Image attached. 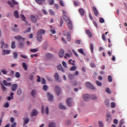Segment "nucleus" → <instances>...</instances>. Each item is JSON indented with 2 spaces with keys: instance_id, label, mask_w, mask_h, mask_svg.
<instances>
[{
  "instance_id": "obj_64",
  "label": "nucleus",
  "mask_w": 127,
  "mask_h": 127,
  "mask_svg": "<svg viewBox=\"0 0 127 127\" xmlns=\"http://www.w3.org/2000/svg\"><path fill=\"white\" fill-rule=\"evenodd\" d=\"M33 78H34L33 75H30L29 77V79L30 81H32V80H33Z\"/></svg>"
},
{
  "instance_id": "obj_36",
  "label": "nucleus",
  "mask_w": 127,
  "mask_h": 127,
  "mask_svg": "<svg viewBox=\"0 0 127 127\" xmlns=\"http://www.w3.org/2000/svg\"><path fill=\"white\" fill-rule=\"evenodd\" d=\"M16 46H15V42H12L11 44V48H12V49H14V48H15Z\"/></svg>"
},
{
  "instance_id": "obj_3",
  "label": "nucleus",
  "mask_w": 127,
  "mask_h": 127,
  "mask_svg": "<svg viewBox=\"0 0 127 127\" xmlns=\"http://www.w3.org/2000/svg\"><path fill=\"white\" fill-rule=\"evenodd\" d=\"M41 109L42 114H46V115H48V113H49V110L48 106H42Z\"/></svg>"
},
{
  "instance_id": "obj_10",
  "label": "nucleus",
  "mask_w": 127,
  "mask_h": 127,
  "mask_svg": "<svg viewBox=\"0 0 127 127\" xmlns=\"http://www.w3.org/2000/svg\"><path fill=\"white\" fill-rule=\"evenodd\" d=\"M47 96L48 97V99L49 101H50V102L53 101V100L54 99V98L53 97V95H52L49 92H47Z\"/></svg>"
},
{
  "instance_id": "obj_26",
  "label": "nucleus",
  "mask_w": 127,
  "mask_h": 127,
  "mask_svg": "<svg viewBox=\"0 0 127 127\" xmlns=\"http://www.w3.org/2000/svg\"><path fill=\"white\" fill-rule=\"evenodd\" d=\"M37 114H38V112H37V110H33L31 112V116H36Z\"/></svg>"
},
{
  "instance_id": "obj_63",
  "label": "nucleus",
  "mask_w": 127,
  "mask_h": 127,
  "mask_svg": "<svg viewBox=\"0 0 127 127\" xmlns=\"http://www.w3.org/2000/svg\"><path fill=\"white\" fill-rule=\"evenodd\" d=\"M116 107V103L114 102L111 103V108H115Z\"/></svg>"
},
{
  "instance_id": "obj_43",
  "label": "nucleus",
  "mask_w": 127,
  "mask_h": 127,
  "mask_svg": "<svg viewBox=\"0 0 127 127\" xmlns=\"http://www.w3.org/2000/svg\"><path fill=\"white\" fill-rule=\"evenodd\" d=\"M30 51L31 52H32L33 53H36V52H37L38 51V50L37 49H33L30 50Z\"/></svg>"
},
{
  "instance_id": "obj_40",
  "label": "nucleus",
  "mask_w": 127,
  "mask_h": 127,
  "mask_svg": "<svg viewBox=\"0 0 127 127\" xmlns=\"http://www.w3.org/2000/svg\"><path fill=\"white\" fill-rule=\"evenodd\" d=\"M68 78L69 79H70V80H73V79H74V75L72 74H69L68 75Z\"/></svg>"
},
{
  "instance_id": "obj_28",
  "label": "nucleus",
  "mask_w": 127,
  "mask_h": 127,
  "mask_svg": "<svg viewBox=\"0 0 127 127\" xmlns=\"http://www.w3.org/2000/svg\"><path fill=\"white\" fill-rule=\"evenodd\" d=\"M56 94L59 96V95H60L61 94V89H60V88L58 87L56 89Z\"/></svg>"
},
{
  "instance_id": "obj_52",
  "label": "nucleus",
  "mask_w": 127,
  "mask_h": 127,
  "mask_svg": "<svg viewBox=\"0 0 127 127\" xmlns=\"http://www.w3.org/2000/svg\"><path fill=\"white\" fill-rule=\"evenodd\" d=\"M99 22H100V23H104V22H105V20L104 18L101 17L99 19Z\"/></svg>"
},
{
  "instance_id": "obj_54",
  "label": "nucleus",
  "mask_w": 127,
  "mask_h": 127,
  "mask_svg": "<svg viewBox=\"0 0 127 127\" xmlns=\"http://www.w3.org/2000/svg\"><path fill=\"white\" fill-rule=\"evenodd\" d=\"M46 56L48 58H51V57H52L53 55H52V54H51L50 53H47L46 55Z\"/></svg>"
},
{
  "instance_id": "obj_60",
  "label": "nucleus",
  "mask_w": 127,
  "mask_h": 127,
  "mask_svg": "<svg viewBox=\"0 0 127 127\" xmlns=\"http://www.w3.org/2000/svg\"><path fill=\"white\" fill-rule=\"evenodd\" d=\"M42 84H46V81L44 79V78H42L41 81Z\"/></svg>"
},
{
  "instance_id": "obj_23",
  "label": "nucleus",
  "mask_w": 127,
  "mask_h": 127,
  "mask_svg": "<svg viewBox=\"0 0 127 127\" xmlns=\"http://www.w3.org/2000/svg\"><path fill=\"white\" fill-rule=\"evenodd\" d=\"M20 17H21V19H22L23 20V21L26 22V23L27 24H28V22L26 21V18L25 17V16H24V15L23 14H21Z\"/></svg>"
},
{
  "instance_id": "obj_19",
  "label": "nucleus",
  "mask_w": 127,
  "mask_h": 127,
  "mask_svg": "<svg viewBox=\"0 0 127 127\" xmlns=\"http://www.w3.org/2000/svg\"><path fill=\"white\" fill-rule=\"evenodd\" d=\"M31 95L34 98H36L37 95L36 90L35 89H33V90H32V91L31 92Z\"/></svg>"
},
{
  "instance_id": "obj_12",
  "label": "nucleus",
  "mask_w": 127,
  "mask_h": 127,
  "mask_svg": "<svg viewBox=\"0 0 127 127\" xmlns=\"http://www.w3.org/2000/svg\"><path fill=\"white\" fill-rule=\"evenodd\" d=\"M83 99L84 101L88 102V101H90V99H91V95L89 94H85L83 95Z\"/></svg>"
},
{
  "instance_id": "obj_27",
  "label": "nucleus",
  "mask_w": 127,
  "mask_h": 127,
  "mask_svg": "<svg viewBox=\"0 0 127 127\" xmlns=\"http://www.w3.org/2000/svg\"><path fill=\"white\" fill-rule=\"evenodd\" d=\"M79 12L81 15H84L85 14V10H84L83 8H79Z\"/></svg>"
},
{
  "instance_id": "obj_32",
  "label": "nucleus",
  "mask_w": 127,
  "mask_h": 127,
  "mask_svg": "<svg viewBox=\"0 0 127 127\" xmlns=\"http://www.w3.org/2000/svg\"><path fill=\"white\" fill-rule=\"evenodd\" d=\"M109 103L110 101L108 99H106L104 102V104L106 107H109Z\"/></svg>"
},
{
  "instance_id": "obj_14",
  "label": "nucleus",
  "mask_w": 127,
  "mask_h": 127,
  "mask_svg": "<svg viewBox=\"0 0 127 127\" xmlns=\"http://www.w3.org/2000/svg\"><path fill=\"white\" fill-rule=\"evenodd\" d=\"M59 56L60 58H63L64 57V50L60 49L59 52Z\"/></svg>"
},
{
  "instance_id": "obj_6",
  "label": "nucleus",
  "mask_w": 127,
  "mask_h": 127,
  "mask_svg": "<svg viewBox=\"0 0 127 127\" xmlns=\"http://www.w3.org/2000/svg\"><path fill=\"white\" fill-rule=\"evenodd\" d=\"M8 3L10 4L11 7H13L14 5H16V4H18V2H16V1L14 0H12L11 1H8Z\"/></svg>"
},
{
  "instance_id": "obj_25",
  "label": "nucleus",
  "mask_w": 127,
  "mask_h": 127,
  "mask_svg": "<svg viewBox=\"0 0 127 127\" xmlns=\"http://www.w3.org/2000/svg\"><path fill=\"white\" fill-rule=\"evenodd\" d=\"M22 67L24 69L25 71H27V64L25 63H22Z\"/></svg>"
},
{
  "instance_id": "obj_1",
  "label": "nucleus",
  "mask_w": 127,
  "mask_h": 127,
  "mask_svg": "<svg viewBox=\"0 0 127 127\" xmlns=\"http://www.w3.org/2000/svg\"><path fill=\"white\" fill-rule=\"evenodd\" d=\"M64 20H65L68 28L70 30H72V29H73V24L72 23V21H71L70 18L65 15H64Z\"/></svg>"
},
{
  "instance_id": "obj_41",
  "label": "nucleus",
  "mask_w": 127,
  "mask_h": 127,
  "mask_svg": "<svg viewBox=\"0 0 127 127\" xmlns=\"http://www.w3.org/2000/svg\"><path fill=\"white\" fill-rule=\"evenodd\" d=\"M76 69H77V66L76 65L75 66H72L70 68V71H75V70H76Z\"/></svg>"
},
{
  "instance_id": "obj_11",
  "label": "nucleus",
  "mask_w": 127,
  "mask_h": 127,
  "mask_svg": "<svg viewBox=\"0 0 127 127\" xmlns=\"http://www.w3.org/2000/svg\"><path fill=\"white\" fill-rule=\"evenodd\" d=\"M11 53V51L9 50H2V55H7Z\"/></svg>"
},
{
  "instance_id": "obj_16",
  "label": "nucleus",
  "mask_w": 127,
  "mask_h": 127,
  "mask_svg": "<svg viewBox=\"0 0 127 127\" xmlns=\"http://www.w3.org/2000/svg\"><path fill=\"white\" fill-rule=\"evenodd\" d=\"M72 98H67L66 100V104L68 107H72V103H71Z\"/></svg>"
},
{
  "instance_id": "obj_31",
  "label": "nucleus",
  "mask_w": 127,
  "mask_h": 127,
  "mask_svg": "<svg viewBox=\"0 0 127 127\" xmlns=\"http://www.w3.org/2000/svg\"><path fill=\"white\" fill-rule=\"evenodd\" d=\"M35 1L37 3H38V4H42V2H43V1H45V0H36Z\"/></svg>"
},
{
  "instance_id": "obj_47",
  "label": "nucleus",
  "mask_w": 127,
  "mask_h": 127,
  "mask_svg": "<svg viewBox=\"0 0 127 127\" xmlns=\"http://www.w3.org/2000/svg\"><path fill=\"white\" fill-rule=\"evenodd\" d=\"M108 81L109 82H113V77L111 75H108Z\"/></svg>"
},
{
  "instance_id": "obj_58",
  "label": "nucleus",
  "mask_w": 127,
  "mask_h": 127,
  "mask_svg": "<svg viewBox=\"0 0 127 127\" xmlns=\"http://www.w3.org/2000/svg\"><path fill=\"white\" fill-rule=\"evenodd\" d=\"M23 46H24V45L22 43L20 42L19 43V48H22V47H23Z\"/></svg>"
},
{
  "instance_id": "obj_50",
  "label": "nucleus",
  "mask_w": 127,
  "mask_h": 127,
  "mask_svg": "<svg viewBox=\"0 0 127 127\" xmlns=\"http://www.w3.org/2000/svg\"><path fill=\"white\" fill-rule=\"evenodd\" d=\"M74 4L75 6H78V5H80V3L77 1H74Z\"/></svg>"
},
{
  "instance_id": "obj_2",
  "label": "nucleus",
  "mask_w": 127,
  "mask_h": 127,
  "mask_svg": "<svg viewBox=\"0 0 127 127\" xmlns=\"http://www.w3.org/2000/svg\"><path fill=\"white\" fill-rule=\"evenodd\" d=\"M42 34H45V30L40 29L37 33V40L39 42H41L42 40Z\"/></svg>"
},
{
  "instance_id": "obj_35",
  "label": "nucleus",
  "mask_w": 127,
  "mask_h": 127,
  "mask_svg": "<svg viewBox=\"0 0 127 127\" xmlns=\"http://www.w3.org/2000/svg\"><path fill=\"white\" fill-rule=\"evenodd\" d=\"M1 72L4 74V75H6L7 73H8V71L6 70L5 69H3L1 70Z\"/></svg>"
},
{
  "instance_id": "obj_38",
  "label": "nucleus",
  "mask_w": 127,
  "mask_h": 127,
  "mask_svg": "<svg viewBox=\"0 0 127 127\" xmlns=\"http://www.w3.org/2000/svg\"><path fill=\"white\" fill-rule=\"evenodd\" d=\"M43 90H44V91H47L48 90V86L47 85H43Z\"/></svg>"
},
{
  "instance_id": "obj_44",
  "label": "nucleus",
  "mask_w": 127,
  "mask_h": 127,
  "mask_svg": "<svg viewBox=\"0 0 127 127\" xmlns=\"http://www.w3.org/2000/svg\"><path fill=\"white\" fill-rule=\"evenodd\" d=\"M15 76L16 78H20V73L18 72H16L15 74Z\"/></svg>"
},
{
  "instance_id": "obj_18",
  "label": "nucleus",
  "mask_w": 127,
  "mask_h": 127,
  "mask_svg": "<svg viewBox=\"0 0 127 127\" xmlns=\"http://www.w3.org/2000/svg\"><path fill=\"white\" fill-rule=\"evenodd\" d=\"M92 9L94 11V15L96 16H98V15H99V11H98V9H97V8L93 7Z\"/></svg>"
},
{
  "instance_id": "obj_8",
  "label": "nucleus",
  "mask_w": 127,
  "mask_h": 127,
  "mask_svg": "<svg viewBox=\"0 0 127 127\" xmlns=\"http://www.w3.org/2000/svg\"><path fill=\"white\" fill-rule=\"evenodd\" d=\"M86 87L87 88H89V89H91L92 90H94L95 87L93 86L91 83H90L89 82H87L85 83Z\"/></svg>"
},
{
  "instance_id": "obj_39",
  "label": "nucleus",
  "mask_w": 127,
  "mask_h": 127,
  "mask_svg": "<svg viewBox=\"0 0 127 127\" xmlns=\"http://www.w3.org/2000/svg\"><path fill=\"white\" fill-rule=\"evenodd\" d=\"M78 52H79V53H81V54H82V55H85V53H84V50H83V49H79L78 50Z\"/></svg>"
},
{
  "instance_id": "obj_21",
  "label": "nucleus",
  "mask_w": 127,
  "mask_h": 127,
  "mask_svg": "<svg viewBox=\"0 0 127 127\" xmlns=\"http://www.w3.org/2000/svg\"><path fill=\"white\" fill-rule=\"evenodd\" d=\"M59 109H60V110H64V103H63V102L59 103Z\"/></svg>"
},
{
  "instance_id": "obj_55",
  "label": "nucleus",
  "mask_w": 127,
  "mask_h": 127,
  "mask_svg": "<svg viewBox=\"0 0 127 127\" xmlns=\"http://www.w3.org/2000/svg\"><path fill=\"white\" fill-rule=\"evenodd\" d=\"M90 50L93 53V51H94V45L93 44L90 45Z\"/></svg>"
},
{
  "instance_id": "obj_4",
  "label": "nucleus",
  "mask_w": 127,
  "mask_h": 127,
  "mask_svg": "<svg viewBox=\"0 0 127 127\" xmlns=\"http://www.w3.org/2000/svg\"><path fill=\"white\" fill-rule=\"evenodd\" d=\"M15 39L18 40V41H24L25 38L22 37L21 35H17L14 37Z\"/></svg>"
},
{
  "instance_id": "obj_45",
  "label": "nucleus",
  "mask_w": 127,
  "mask_h": 127,
  "mask_svg": "<svg viewBox=\"0 0 127 127\" xmlns=\"http://www.w3.org/2000/svg\"><path fill=\"white\" fill-rule=\"evenodd\" d=\"M72 52L73 53V54L76 56V57H79V55H78V53L75 51V50H72Z\"/></svg>"
},
{
  "instance_id": "obj_53",
  "label": "nucleus",
  "mask_w": 127,
  "mask_h": 127,
  "mask_svg": "<svg viewBox=\"0 0 127 127\" xmlns=\"http://www.w3.org/2000/svg\"><path fill=\"white\" fill-rule=\"evenodd\" d=\"M49 3L50 5H52L54 3V0H49Z\"/></svg>"
},
{
  "instance_id": "obj_7",
  "label": "nucleus",
  "mask_w": 127,
  "mask_h": 127,
  "mask_svg": "<svg viewBox=\"0 0 127 127\" xmlns=\"http://www.w3.org/2000/svg\"><path fill=\"white\" fill-rule=\"evenodd\" d=\"M1 48H4L5 49H7L8 48V44L4 43L3 41L0 42Z\"/></svg>"
},
{
  "instance_id": "obj_48",
  "label": "nucleus",
  "mask_w": 127,
  "mask_h": 127,
  "mask_svg": "<svg viewBox=\"0 0 127 127\" xmlns=\"http://www.w3.org/2000/svg\"><path fill=\"white\" fill-rule=\"evenodd\" d=\"M99 126L100 127H104V124L103 123V122L102 121H99L98 122Z\"/></svg>"
},
{
  "instance_id": "obj_34",
  "label": "nucleus",
  "mask_w": 127,
  "mask_h": 127,
  "mask_svg": "<svg viewBox=\"0 0 127 127\" xmlns=\"http://www.w3.org/2000/svg\"><path fill=\"white\" fill-rule=\"evenodd\" d=\"M124 123H125V121L124 120V119H122L120 121V123L118 127H122L123 125H124Z\"/></svg>"
},
{
  "instance_id": "obj_57",
  "label": "nucleus",
  "mask_w": 127,
  "mask_h": 127,
  "mask_svg": "<svg viewBox=\"0 0 127 127\" xmlns=\"http://www.w3.org/2000/svg\"><path fill=\"white\" fill-rule=\"evenodd\" d=\"M18 54H17V53H13V58H14L15 59H16V58H17V56H18Z\"/></svg>"
},
{
  "instance_id": "obj_13",
  "label": "nucleus",
  "mask_w": 127,
  "mask_h": 127,
  "mask_svg": "<svg viewBox=\"0 0 127 127\" xmlns=\"http://www.w3.org/2000/svg\"><path fill=\"white\" fill-rule=\"evenodd\" d=\"M24 120V122H23V125L24 126L26 125H27V124H28V123H29V118L28 117H24L23 118Z\"/></svg>"
},
{
  "instance_id": "obj_59",
  "label": "nucleus",
  "mask_w": 127,
  "mask_h": 127,
  "mask_svg": "<svg viewBox=\"0 0 127 127\" xmlns=\"http://www.w3.org/2000/svg\"><path fill=\"white\" fill-rule=\"evenodd\" d=\"M9 107V103H6L4 105V108H8Z\"/></svg>"
},
{
  "instance_id": "obj_24",
  "label": "nucleus",
  "mask_w": 127,
  "mask_h": 127,
  "mask_svg": "<svg viewBox=\"0 0 127 127\" xmlns=\"http://www.w3.org/2000/svg\"><path fill=\"white\" fill-rule=\"evenodd\" d=\"M86 33L89 36V37L90 38H91V37H92L93 36L92 35V32H91V31L89 30H86Z\"/></svg>"
},
{
  "instance_id": "obj_17",
  "label": "nucleus",
  "mask_w": 127,
  "mask_h": 127,
  "mask_svg": "<svg viewBox=\"0 0 127 127\" xmlns=\"http://www.w3.org/2000/svg\"><path fill=\"white\" fill-rule=\"evenodd\" d=\"M18 85L17 84H14L12 85L11 90L13 91H16L17 90Z\"/></svg>"
},
{
  "instance_id": "obj_33",
  "label": "nucleus",
  "mask_w": 127,
  "mask_h": 127,
  "mask_svg": "<svg viewBox=\"0 0 127 127\" xmlns=\"http://www.w3.org/2000/svg\"><path fill=\"white\" fill-rule=\"evenodd\" d=\"M49 127H56V124L55 123H50L49 125Z\"/></svg>"
},
{
  "instance_id": "obj_22",
  "label": "nucleus",
  "mask_w": 127,
  "mask_h": 127,
  "mask_svg": "<svg viewBox=\"0 0 127 127\" xmlns=\"http://www.w3.org/2000/svg\"><path fill=\"white\" fill-rule=\"evenodd\" d=\"M3 84L4 86H8V87H10V86H11V83H7V81H6L5 80L3 81Z\"/></svg>"
},
{
  "instance_id": "obj_46",
  "label": "nucleus",
  "mask_w": 127,
  "mask_h": 127,
  "mask_svg": "<svg viewBox=\"0 0 127 127\" xmlns=\"http://www.w3.org/2000/svg\"><path fill=\"white\" fill-rule=\"evenodd\" d=\"M65 124L66 126H69V125H71V120H67L65 122Z\"/></svg>"
},
{
  "instance_id": "obj_51",
  "label": "nucleus",
  "mask_w": 127,
  "mask_h": 127,
  "mask_svg": "<svg viewBox=\"0 0 127 127\" xmlns=\"http://www.w3.org/2000/svg\"><path fill=\"white\" fill-rule=\"evenodd\" d=\"M90 99H92V100H96L97 99V96L94 95H90Z\"/></svg>"
},
{
  "instance_id": "obj_37",
  "label": "nucleus",
  "mask_w": 127,
  "mask_h": 127,
  "mask_svg": "<svg viewBox=\"0 0 127 127\" xmlns=\"http://www.w3.org/2000/svg\"><path fill=\"white\" fill-rule=\"evenodd\" d=\"M21 94H22V90H21V89H18L17 91V96H20V95H21Z\"/></svg>"
},
{
  "instance_id": "obj_30",
  "label": "nucleus",
  "mask_w": 127,
  "mask_h": 127,
  "mask_svg": "<svg viewBox=\"0 0 127 127\" xmlns=\"http://www.w3.org/2000/svg\"><path fill=\"white\" fill-rule=\"evenodd\" d=\"M14 15L16 18H19V15H18V11H17V10L15 11L14 12Z\"/></svg>"
},
{
  "instance_id": "obj_29",
  "label": "nucleus",
  "mask_w": 127,
  "mask_h": 127,
  "mask_svg": "<svg viewBox=\"0 0 127 127\" xmlns=\"http://www.w3.org/2000/svg\"><path fill=\"white\" fill-rule=\"evenodd\" d=\"M58 70H60V71H62V72H64V68H63V67L62 66V65H61V64H60L58 66Z\"/></svg>"
},
{
  "instance_id": "obj_5",
  "label": "nucleus",
  "mask_w": 127,
  "mask_h": 127,
  "mask_svg": "<svg viewBox=\"0 0 127 127\" xmlns=\"http://www.w3.org/2000/svg\"><path fill=\"white\" fill-rule=\"evenodd\" d=\"M64 36H66V40L67 41H71V32L70 31H68L67 32V34H66Z\"/></svg>"
},
{
  "instance_id": "obj_15",
  "label": "nucleus",
  "mask_w": 127,
  "mask_h": 127,
  "mask_svg": "<svg viewBox=\"0 0 127 127\" xmlns=\"http://www.w3.org/2000/svg\"><path fill=\"white\" fill-rule=\"evenodd\" d=\"M106 121L107 122H110L111 121H112V116L109 113H107L106 114Z\"/></svg>"
},
{
  "instance_id": "obj_61",
  "label": "nucleus",
  "mask_w": 127,
  "mask_h": 127,
  "mask_svg": "<svg viewBox=\"0 0 127 127\" xmlns=\"http://www.w3.org/2000/svg\"><path fill=\"white\" fill-rule=\"evenodd\" d=\"M49 11L51 15H54V11H53V10L50 9Z\"/></svg>"
},
{
  "instance_id": "obj_62",
  "label": "nucleus",
  "mask_w": 127,
  "mask_h": 127,
  "mask_svg": "<svg viewBox=\"0 0 127 127\" xmlns=\"http://www.w3.org/2000/svg\"><path fill=\"white\" fill-rule=\"evenodd\" d=\"M14 74V71L13 70H10L9 72V76H12Z\"/></svg>"
},
{
  "instance_id": "obj_20",
  "label": "nucleus",
  "mask_w": 127,
  "mask_h": 127,
  "mask_svg": "<svg viewBox=\"0 0 127 127\" xmlns=\"http://www.w3.org/2000/svg\"><path fill=\"white\" fill-rule=\"evenodd\" d=\"M54 77L58 82H61V79L59 78V74H58V73H56L55 74Z\"/></svg>"
},
{
  "instance_id": "obj_49",
  "label": "nucleus",
  "mask_w": 127,
  "mask_h": 127,
  "mask_svg": "<svg viewBox=\"0 0 127 127\" xmlns=\"http://www.w3.org/2000/svg\"><path fill=\"white\" fill-rule=\"evenodd\" d=\"M105 91L106 93H108V94H111V90H110V88L108 87L106 88Z\"/></svg>"
},
{
  "instance_id": "obj_56",
  "label": "nucleus",
  "mask_w": 127,
  "mask_h": 127,
  "mask_svg": "<svg viewBox=\"0 0 127 127\" xmlns=\"http://www.w3.org/2000/svg\"><path fill=\"white\" fill-rule=\"evenodd\" d=\"M1 85L2 86V91H3V92H5V91L6 90V87L3 86V85H2V83H1Z\"/></svg>"
},
{
  "instance_id": "obj_9",
  "label": "nucleus",
  "mask_w": 127,
  "mask_h": 127,
  "mask_svg": "<svg viewBox=\"0 0 127 127\" xmlns=\"http://www.w3.org/2000/svg\"><path fill=\"white\" fill-rule=\"evenodd\" d=\"M30 19L34 23H36L37 22V18L34 15H31L30 16Z\"/></svg>"
},
{
  "instance_id": "obj_42",
  "label": "nucleus",
  "mask_w": 127,
  "mask_h": 127,
  "mask_svg": "<svg viewBox=\"0 0 127 127\" xmlns=\"http://www.w3.org/2000/svg\"><path fill=\"white\" fill-rule=\"evenodd\" d=\"M95 83L97 85V86H99V87H101V86H102V82L99 81L98 80H96L95 81Z\"/></svg>"
}]
</instances>
